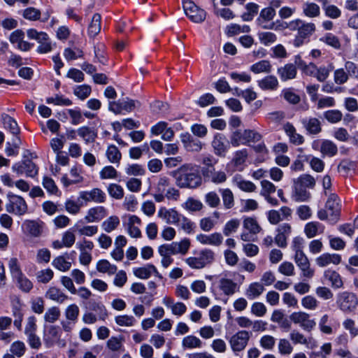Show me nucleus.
I'll return each instance as SVG.
<instances>
[{"label":"nucleus","instance_id":"62","mask_svg":"<svg viewBox=\"0 0 358 358\" xmlns=\"http://www.w3.org/2000/svg\"><path fill=\"white\" fill-rule=\"evenodd\" d=\"M258 38L261 43L264 45H269L277 41L275 34L271 31H262L258 33Z\"/></svg>","mask_w":358,"mask_h":358},{"label":"nucleus","instance_id":"23","mask_svg":"<svg viewBox=\"0 0 358 358\" xmlns=\"http://www.w3.org/2000/svg\"><path fill=\"white\" fill-rule=\"evenodd\" d=\"M341 261L338 254L324 253L315 259L316 264L320 267L328 266L330 264L338 265Z\"/></svg>","mask_w":358,"mask_h":358},{"label":"nucleus","instance_id":"35","mask_svg":"<svg viewBox=\"0 0 358 358\" xmlns=\"http://www.w3.org/2000/svg\"><path fill=\"white\" fill-rule=\"evenodd\" d=\"M22 227L27 233L34 237L39 236L42 233L41 224L34 220L25 221Z\"/></svg>","mask_w":358,"mask_h":358},{"label":"nucleus","instance_id":"63","mask_svg":"<svg viewBox=\"0 0 358 358\" xmlns=\"http://www.w3.org/2000/svg\"><path fill=\"white\" fill-rule=\"evenodd\" d=\"M124 338L120 337H111L107 342V347L113 352L121 351L123 348Z\"/></svg>","mask_w":358,"mask_h":358},{"label":"nucleus","instance_id":"22","mask_svg":"<svg viewBox=\"0 0 358 358\" xmlns=\"http://www.w3.org/2000/svg\"><path fill=\"white\" fill-rule=\"evenodd\" d=\"M280 80L282 82L287 81L289 80L294 79L297 74V69L294 64H286L283 66L279 67L277 70Z\"/></svg>","mask_w":358,"mask_h":358},{"label":"nucleus","instance_id":"20","mask_svg":"<svg viewBox=\"0 0 358 358\" xmlns=\"http://www.w3.org/2000/svg\"><path fill=\"white\" fill-rule=\"evenodd\" d=\"M289 337L294 344L305 345L310 349H313L317 345V341L313 337L306 338L303 334L295 330L290 333Z\"/></svg>","mask_w":358,"mask_h":358},{"label":"nucleus","instance_id":"53","mask_svg":"<svg viewBox=\"0 0 358 358\" xmlns=\"http://www.w3.org/2000/svg\"><path fill=\"white\" fill-rule=\"evenodd\" d=\"M120 224V219L116 215L109 217L101 224L102 229L107 233L115 230Z\"/></svg>","mask_w":358,"mask_h":358},{"label":"nucleus","instance_id":"28","mask_svg":"<svg viewBox=\"0 0 358 358\" xmlns=\"http://www.w3.org/2000/svg\"><path fill=\"white\" fill-rule=\"evenodd\" d=\"M257 85L264 91H275L279 87V82L275 76L269 75L257 80Z\"/></svg>","mask_w":358,"mask_h":358},{"label":"nucleus","instance_id":"37","mask_svg":"<svg viewBox=\"0 0 358 358\" xmlns=\"http://www.w3.org/2000/svg\"><path fill=\"white\" fill-rule=\"evenodd\" d=\"M1 119L4 127L8 129L13 135H18L20 134V130L15 119L5 113L2 114Z\"/></svg>","mask_w":358,"mask_h":358},{"label":"nucleus","instance_id":"30","mask_svg":"<svg viewBox=\"0 0 358 358\" xmlns=\"http://www.w3.org/2000/svg\"><path fill=\"white\" fill-rule=\"evenodd\" d=\"M324 278L331 283V286L334 289L343 287V282L338 273L333 270H326L324 272Z\"/></svg>","mask_w":358,"mask_h":358},{"label":"nucleus","instance_id":"47","mask_svg":"<svg viewBox=\"0 0 358 358\" xmlns=\"http://www.w3.org/2000/svg\"><path fill=\"white\" fill-rule=\"evenodd\" d=\"M250 28L248 25H239L238 24H230L227 26L225 33L229 36H233L241 33H248Z\"/></svg>","mask_w":358,"mask_h":358},{"label":"nucleus","instance_id":"7","mask_svg":"<svg viewBox=\"0 0 358 358\" xmlns=\"http://www.w3.org/2000/svg\"><path fill=\"white\" fill-rule=\"evenodd\" d=\"M8 198V201L6 204L7 212L17 215H22L27 213V205L22 196L9 193Z\"/></svg>","mask_w":358,"mask_h":358},{"label":"nucleus","instance_id":"5","mask_svg":"<svg viewBox=\"0 0 358 358\" xmlns=\"http://www.w3.org/2000/svg\"><path fill=\"white\" fill-rule=\"evenodd\" d=\"M215 259V253L210 249L201 250L197 256L185 259V263L192 268L201 269L212 264Z\"/></svg>","mask_w":358,"mask_h":358},{"label":"nucleus","instance_id":"36","mask_svg":"<svg viewBox=\"0 0 358 358\" xmlns=\"http://www.w3.org/2000/svg\"><path fill=\"white\" fill-rule=\"evenodd\" d=\"M203 346L202 341L195 336L189 335L183 338L182 341V347L183 349L192 350L201 348Z\"/></svg>","mask_w":358,"mask_h":358},{"label":"nucleus","instance_id":"54","mask_svg":"<svg viewBox=\"0 0 358 358\" xmlns=\"http://www.w3.org/2000/svg\"><path fill=\"white\" fill-rule=\"evenodd\" d=\"M248 157V150L244 148L237 150L234 152L232 159V163L236 167H239L245 164Z\"/></svg>","mask_w":358,"mask_h":358},{"label":"nucleus","instance_id":"34","mask_svg":"<svg viewBox=\"0 0 358 358\" xmlns=\"http://www.w3.org/2000/svg\"><path fill=\"white\" fill-rule=\"evenodd\" d=\"M74 228L81 236H92L97 234L98 227L96 225H84L82 221L78 222Z\"/></svg>","mask_w":358,"mask_h":358},{"label":"nucleus","instance_id":"50","mask_svg":"<svg viewBox=\"0 0 358 358\" xmlns=\"http://www.w3.org/2000/svg\"><path fill=\"white\" fill-rule=\"evenodd\" d=\"M234 182L240 189L243 192H253L257 189L256 185L253 182L248 180H245L241 177H234Z\"/></svg>","mask_w":358,"mask_h":358},{"label":"nucleus","instance_id":"26","mask_svg":"<svg viewBox=\"0 0 358 358\" xmlns=\"http://www.w3.org/2000/svg\"><path fill=\"white\" fill-rule=\"evenodd\" d=\"M218 287L226 296H232L239 290V286L236 282L226 278H222L219 280Z\"/></svg>","mask_w":358,"mask_h":358},{"label":"nucleus","instance_id":"42","mask_svg":"<svg viewBox=\"0 0 358 358\" xmlns=\"http://www.w3.org/2000/svg\"><path fill=\"white\" fill-rule=\"evenodd\" d=\"M304 231L307 237L311 238L318 233H322L324 227L317 222H310L306 224Z\"/></svg>","mask_w":358,"mask_h":358},{"label":"nucleus","instance_id":"9","mask_svg":"<svg viewBox=\"0 0 358 358\" xmlns=\"http://www.w3.org/2000/svg\"><path fill=\"white\" fill-rule=\"evenodd\" d=\"M186 15L195 23H200L206 19V11L198 7L193 1L187 0L182 3Z\"/></svg>","mask_w":358,"mask_h":358},{"label":"nucleus","instance_id":"10","mask_svg":"<svg viewBox=\"0 0 358 358\" xmlns=\"http://www.w3.org/2000/svg\"><path fill=\"white\" fill-rule=\"evenodd\" d=\"M312 148L320 151L323 156L334 157L338 152L337 145L331 141L317 139L313 141Z\"/></svg>","mask_w":358,"mask_h":358},{"label":"nucleus","instance_id":"43","mask_svg":"<svg viewBox=\"0 0 358 358\" xmlns=\"http://www.w3.org/2000/svg\"><path fill=\"white\" fill-rule=\"evenodd\" d=\"M20 13L23 18L29 21H38L41 17V10L35 7H27L22 10Z\"/></svg>","mask_w":358,"mask_h":358},{"label":"nucleus","instance_id":"4","mask_svg":"<svg viewBox=\"0 0 358 358\" xmlns=\"http://www.w3.org/2000/svg\"><path fill=\"white\" fill-rule=\"evenodd\" d=\"M341 205L338 197L331 194L328 198L325 208L317 211V217L320 220H328L330 224H336L340 218Z\"/></svg>","mask_w":358,"mask_h":358},{"label":"nucleus","instance_id":"41","mask_svg":"<svg viewBox=\"0 0 358 358\" xmlns=\"http://www.w3.org/2000/svg\"><path fill=\"white\" fill-rule=\"evenodd\" d=\"M272 66L268 60H261L250 67V70L255 74L269 73L271 71Z\"/></svg>","mask_w":358,"mask_h":358},{"label":"nucleus","instance_id":"25","mask_svg":"<svg viewBox=\"0 0 358 358\" xmlns=\"http://www.w3.org/2000/svg\"><path fill=\"white\" fill-rule=\"evenodd\" d=\"M133 272L136 277L141 279H148L152 273L162 278V275L159 273L156 267L150 264L145 266L134 268Z\"/></svg>","mask_w":358,"mask_h":358},{"label":"nucleus","instance_id":"15","mask_svg":"<svg viewBox=\"0 0 358 358\" xmlns=\"http://www.w3.org/2000/svg\"><path fill=\"white\" fill-rule=\"evenodd\" d=\"M79 199L86 202L103 203L106 201L105 192L99 188H94L90 191H82L79 194Z\"/></svg>","mask_w":358,"mask_h":358},{"label":"nucleus","instance_id":"64","mask_svg":"<svg viewBox=\"0 0 358 358\" xmlns=\"http://www.w3.org/2000/svg\"><path fill=\"white\" fill-rule=\"evenodd\" d=\"M61 315L60 310L57 306H53L47 310L44 315V320L49 323L57 321Z\"/></svg>","mask_w":358,"mask_h":358},{"label":"nucleus","instance_id":"24","mask_svg":"<svg viewBox=\"0 0 358 358\" xmlns=\"http://www.w3.org/2000/svg\"><path fill=\"white\" fill-rule=\"evenodd\" d=\"M196 240L203 245L219 246L222 243L223 237L220 233L217 232L208 235L200 234L196 236Z\"/></svg>","mask_w":358,"mask_h":358},{"label":"nucleus","instance_id":"13","mask_svg":"<svg viewBox=\"0 0 358 358\" xmlns=\"http://www.w3.org/2000/svg\"><path fill=\"white\" fill-rule=\"evenodd\" d=\"M250 334L247 331H239L229 339V344L234 352L243 350L250 339Z\"/></svg>","mask_w":358,"mask_h":358},{"label":"nucleus","instance_id":"14","mask_svg":"<svg viewBox=\"0 0 358 358\" xmlns=\"http://www.w3.org/2000/svg\"><path fill=\"white\" fill-rule=\"evenodd\" d=\"M292 233V227L289 223H282L276 229V235L274 238L275 244L280 248H286L287 240Z\"/></svg>","mask_w":358,"mask_h":358},{"label":"nucleus","instance_id":"1","mask_svg":"<svg viewBox=\"0 0 358 358\" xmlns=\"http://www.w3.org/2000/svg\"><path fill=\"white\" fill-rule=\"evenodd\" d=\"M173 176L180 188L196 189L202 185L199 166L194 164H184L173 172Z\"/></svg>","mask_w":358,"mask_h":358},{"label":"nucleus","instance_id":"61","mask_svg":"<svg viewBox=\"0 0 358 358\" xmlns=\"http://www.w3.org/2000/svg\"><path fill=\"white\" fill-rule=\"evenodd\" d=\"M109 195L115 199H122L124 196V189L120 185L112 183L107 187Z\"/></svg>","mask_w":358,"mask_h":358},{"label":"nucleus","instance_id":"12","mask_svg":"<svg viewBox=\"0 0 358 358\" xmlns=\"http://www.w3.org/2000/svg\"><path fill=\"white\" fill-rule=\"evenodd\" d=\"M141 103L138 101L127 99L125 101H110L108 104L109 110L115 114L122 113L123 110L131 112L134 108L139 107Z\"/></svg>","mask_w":358,"mask_h":358},{"label":"nucleus","instance_id":"45","mask_svg":"<svg viewBox=\"0 0 358 358\" xmlns=\"http://www.w3.org/2000/svg\"><path fill=\"white\" fill-rule=\"evenodd\" d=\"M222 199L223 206L226 209H231L234 206V196L229 188L219 189Z\"/></svg>","mask_w":358,"mask_h":358},{"label":"nucleus","instance_id":"18","mask_svg":"<svg viewBox=\"0 0 358 358\" xmlns=\"http://www.w3.org/2000/svg\"><path fill=\"white\" fill-rule=\"evenodd\" d=\"M212 146L217 156L224 157L228 150L226 137L222 134H215L212 141Z\"/></svg>","mask_w":358,"mask_h":358},{"label":"nucleus","instance_id":"31","mask_svg":"<svg viewBox=\"0 0 358 358\" xmlns=\"http://www.w3.org/2000/svg\"><path fill=\"white\" fill-rule=\"evenodd\" d=\"M264 285L258 282L250 284L245 289V295L250 300L257 299L264 291Z\"/></svg>","mask_w":358,"mask_h":358},{"label":"nucleus","instance_id":"60","mask_svg":"<svg viewBox=\"0 0 358 358\" xmlns=\"http://www.w3.org/2000/svg\"><path fill=\"white\" fill-rule=\"evenodd\" d=\"M275 16V10L272 7H266L263 8L259 13V16L257 19V22L262 24V21H271Z\"/></svg>","mask_w":358,"mask_h":358},{"label":"nucleus","instance_id":"8","mask_svg":"<svg viewBox=\"0 0 358 358\" xmlns=\"http://www.w3.org/2000/svg\"><path fill=\"white\" fill-rule=\"evenodd\" d=\"M13 172L19 176L25 175L27 177L34 178L38 175V168L31 159H23L14 164L12 166Z\"/></svg>","mask_w":358,"mask_h":358},{"label":"nucleus","instance_id":"33","mask_svg":"<svg viewBox=\"0 0 358 358\" xmlns=\"http://www.w3.org/2000/svg\"><path fill=\"white\" fill-rule=\"evenodd\" d=\"M77 132L78 136L84 140L85 143H93L97 137L96 131L87 126L78 128Z\"/></svg>","mask_w":358,"mask_h":358},{"label":"nucleus","instance_id":"39","mask_svg":"<svg viewBox=\"0 0 358 358\" xmlns=\"http://www.w3.org/2000/svg\"><path fill=\"white\" fill-rule=\"evenodd\" d=\"M101 16L99 13H95L88 27V34L90 37L94 38L101 31Z\"/></svg>","mask_w":358,"mask_h":358},{"label":"nucleus","instance_id":"32","mask_svg":"<svg viewBox=\"0 0 358 358\" xmlns=\"http://www.w3.org/2000/svg\"><path fill=\"white\" fill-rule=\"evenodd\" d=\"M327 17L337 19L341 15V10L335 5L329 4L328 0H318Z\"/></svg>","mask_w":358,"mask_h":358},{"label":"nucleus","instance_id":"29","mask_svg":"<svg viewBox=\"0 0 358 358\" xmlns=\"http://www.w3.org/2000/svg\"><path fill=\"white\" fill-rule=\"evenodd\" d=\"M47 299L62 303L68 300L69 296L57 287H50L45 294Z\"/></svg>","mask_w":358,"mask_h":358},{"label":"nucleus","instance_id":"52","mask_svg":"<svg viewBox=\"0 0 358 358\" xmlns=\"http://www.w3.org/2000/svg\"><path fill=\"white\" fill-rule=\"evenodd\" d=\"M320 41L324 43L327 45L334 48L336 50H339L341 47L339 38L331 33H327L320 38Z\"/></svg>","mask_w":358,"mask_h":358},{"label":"nucleus","instance_id":"3","mask_svg":"<svg viewBox=\"0 0 358 358\" xmlns=\"http://www.w3.org/2000/svg\"><path fill=\"white\" fill-rule=\"evenodd\" d=\"M290 31H297L292 43L294 47L299 48L309 41V38L316 31V25L313 22H308L296 18L294 20V22L291 24Z\"/></svg>","mask_w":358,"mask_h":358},{"label":"nucleus","instance_id":"55","mask_svg":"<svg viewBox=\"0 0 358 358\" xmlns=\"http://www.w3.org/2000/svg\"><path fill=\"white\" fill-rule=\"evenodd\" d=\"M52 264L55 268L63 272L69 271L71 267V263L64 256L57 257Z\"/></svg>","mask_w":358,"mask_h":358},{"label":"nucleus","instance_id":"59","mask_svg":"<svg viewBox=\"0 0 358 358\" xmlns=\"http://www.w3.org/2000/svg\"><path fill=\"white\" fill-rule=\"evenodd\" d=\"M324 117L330 123L336 124L343 117V113L339 110H329L323 113Z\"/></svg>","mask_w":358,"mask_h":358},{"label":"nucleus","instance_id":"19","mask_svg":"<svg viewBox=\"0 0 358 358\" xmlns=\"http://www.w3.org/2000/svg\"><path fill=\"white\" fill-rule=\"evenodd\" d=\"M301 122L309 134L317 135L322 131L321 122L316 117H304L301 120Z\"/></svg>","mask_w":358,"mask_h":358},{"label":"nucleus","instance_id":"51","mask_svg":"<svg viewBox=\"0 0 358 358\" xmlns=\"http://www.w3.org/2000/svg\"><path fill=\"white\" fill-rule=\"evenodd\" d=\"M297 59H299L298 65L299 68L301 69L303 73L309 76H314L315 75L316 71L317 70V66L314 63L306 64L301 59L300 56H297L296 57V63H297Z\"/></svg>","mask_w":358,"mask_h":358},{"label":"nucleus","instance_id":"11","mask_svg":"<svg viewBox=\"0 0 358 358\" xmlns=\"http://www.w3.org/2000/svg\"><path fill=\"white\" fill-rule=\"evenodd\" d=\"M289 318L293 323L299 324L307 331H310L316 325L315 320L310 319V315L305 312H294L290 315Z\"/></svg>","mask_w":358,"mask_h":358},{"label":"nucleus","instance_id":"38","mask_svg":"<svg viewBox=\"0 0 358 358\" xmlns=\"http://www.w3.org/2000/svg\"><path fill=\"white\" fill-rule=\"evenodd\" d=\"M303 13L308 17H317L320 15V6L313 2H306L302 6Z\"/></svg>","mask_w":358,"mask_h":358},{"label":"nucleus","instance_id":"48","mask_svg":"<svg viewBox=\"0 0 358 358\" xmlns=\"http://www.w3.org/2000/svg\"><path fill=\"white\" fill-rule=\"evenodd\" d=\"M243 225L245 229L248 230L250 234L255 235L258 234L262 229L261 227L255 217H245L243 220Z\"/></svg>","mask_w":358,"mask_h":358},{"label":"nucleus","instance_id":"58","mask_svg":"<svg viewBox=\"0 0 358 358\" xmlns=\"http://www.w3.org/2000/svg\"><path fill=\"white\" fill-rule=\"evenodd\" d=\"M115 323L121 327H132L136 322V319L132 315H121L115 317Z\"/></svg>","mask_w":358,"mask_h":358},{"label":"nucleus","instance_id":"46","mask_svg":"<svg viewBox=\"0 0 358 358\" xmlns=\"http://www.w3.org/2000/svg\"><path fill=\"white\" fill-rule=\"evenodd\" d=\"M230 143L233 147H238L241 145H247L245 130L236 129L231 132Z\"/></svg>","mask_w":358,"mask_h":358},{"label":"nucleus","instance_id":"6","mask_svg":"<svg viewBox=\"0 0 358 358\" xmlns=\"http://www.w3.org/2000/svg\"><path fill=\"white\" fill-rule=\"evenodd\" d=\"M336 303L343 312L350 313L356 309L358 299L355 294L343 292L338 294Z\"/></svg>","mask_w":358,"mask_h":358},{"label":"nucleus","instance_id":"21","mask_svg":"<svg viewBox=\"0 0 358 358\" xmlns=\"http://www.w3.org/2000/svg\"><path fill=\"white\" fill-rule=\"evenodd\" d=\"M157 215L167 224H176L180 218V214L175 209H167L164 207L159 208Z\"/></svg>","mask_w":358,"mask_h":358},{"label":"nucleus","instance_id":"49","mask_svg":"<svg viewBox=\"0 0 358 358\" xmlns=\"http://www.w3.org/2000/svg\"><path fill=\"white\" fill-rule=\"evenodd\" d=\"M96 269L99 272L113 275L116 273L117 268L115 265L111 264L108 260L101 259L97 262Z\"/></svg>","mask_w":358,"mask_h":358},{"label":"nucleus","instance_id":"56","mask_svg":"<svg viewBox=\"0 0 358 358\" xmlns=\"http://www.w3.org/2000/svg\"><path fill=\"white\" fill-rule=\"evenodd\" d=\"M80 309L76 303H72L66 307L64 315L68 320L76 323L79 316Z\"/></svg>","mask_w":358,"mask_h":358},{"label":"nucleus","instance_id":"44","mask_svg":"<svg viewBox=\"0 0 358 358\" xmlns=\"http://www.w3.org/2000/svg\"><path fill=\"white\" fill-rule=\"evenodd\" d=\"M108 160L114 164H119L122 159V154L119 149L114 145H110L106 152Z\"/></svg>","mask_w":358,"mask_h":358},{"label":"nucleus","instance_id":"2","mask_svg":"<svg viewBox=\"0 0 358 358\" xmlns=\"http://www.w3.org/2000/svg\"><path fill=\"white\" fill-rule=\"evenodd\" d=\"M190 247L188 238H184L179 242L164 243L158 247V253L162 257L161 264L164 268H168L173 262L172 255L178 254L185 255Z\"/></svg>","mask_w":358,"mask_h":358},{"label":"nucleus","instance_id":"40","mask_svg":"<svg viewBox=\"0 0 358 358\" xmlns=\"http://www.w3.org/2000/svg\"><path fill=\"white\" fill-rule=\"evenodd\" d=\"M41 36L43 38V40L40 39L37 41L39 45L36 51L40 54H45L51 52L52 50V44L48 35L45 32H43L41 34Z\"/></svg>","mask_w":358,"mask_h":358},{"label":"nucleus","instance_id":"17","mask_svg":"<svg viewBox=\"0 0 358 358\" xmlns=\"http://www.w3.org/2000/svg\"><path fill=\"white\" fill-rule=\"evenodd\" d=\"M141 224V219L135 215H129L128 221L123 223L128 234L136 238L141 237V231L139 229Z\"/></svg>","mask_w":358,"mask_h":358},{"label":"nucleus","instance_id":"27","mask_svg":"<svg viewBox=\"0 0 358 358\" xmlns=\"http://www.w3.org/2000/svg\"><path fill=\"white\" fill-rule=\"evenodd\" d=\"M107 215L106 209L103 206H96L88 210L85 217L87 222H99Z\"/></svg>","mask_w":358,"mask_h":358},{"label":"nucleus","instance_id":"16","mask_svg":"<svg viewBox=\"0 0 358 358\" xmlns=\"http://www.w3.org/2000/svg\"><path fill=\"white\" fill-rule=\"evenodd\" d=\"M180 138L184 148L187 151L198 152L201 150L203 148L202 143L199 140L193 138L190 134L187 132L182 133Z\"/></svg>","mask_w":358,"mask_h":358},{"label":"nucleus","instance_id":"57","mask_svg":"<svg viewBox=\"0 0 358 358\" xmlns=\"http://www.w3.org/2000/svg\"><path fill=\"white\" fill-rule=\"evenodd\" d=\"M8 268L10 274L14 279L23 275L20 262L16 257H12L10 259L8 262Z\"/></svg>","mask_w":358,"mask_h":358}]
</instances>
